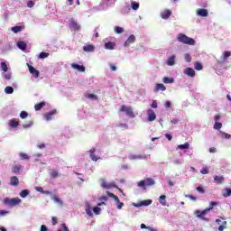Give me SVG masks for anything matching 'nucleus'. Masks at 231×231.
<instances>
[{
  "instance_id": "1",
  "label": "nucleus",
  "mask_w": 231,
  "mask_h": 231,
  "mask_svg": "<svg viewBox=\"0 0 231 231\" xmlns=\"http://www.w3.org/2000/svg\"><path fill=\"white\" fill-rule=\"evenodd\" d=\"M177 41L182 44H187L188 46H196V40L180 32L177 35Z\"/></svg>"
},
{
  "instance_id": "2",
  "label": "nucleus",
  "mask_w": 231,
  "mask_h": 231,
  "mask_svg": "<svg viewBox=\"0 0 231 231\" xmlns=\"http://www.w3.org/2000/svg\"><path fill=\"white\" fill-rule=\"evenodd\" d=\"M156 181L153 180L152 178H146L143 180L137 182V187L143 189V190H147V187H152L155 185Z\"/></svg>"
},
{
  "instance_id": "3",
  "label": "nucleus",
  "mask_w": 231,
  "mask_h": 231,
  "mask_svg": "<svg viewBox=\"0 0 231 231\" xmlns=\"http://www.w3.org/2000/svg\"><path fill=\"white\" fill-rule=\"evenodd\" d=\"M100 182V187H102V189H118V187L115 184V182H107V180H106V179L102 178L99 180Z\"/></svg>"
},
{
  "instance_id": "4",
  "label": "nucleus",
  "mask_w": 231,
  "mask_h": 231,
  "mask_svg": "<svg viewBox=\"0 0 231 231\" xmlns=\"http://www.w3.org/2000/svg\"><path fill=\"white\" fill-rule=\"evenodd\" d=\"M120 111L122 113H125V115L127 116H129V118H134V112H133V107L132 106H127L125 105H123L120 108Z\"/></svg>"
},
{
  "instance_id": "5",
  "label": "nucleus",
  "mask_w": 231,
  "mask_h": 231,
  "mask_svg": "<svg viewBox=\"0 0 231 231\" xmlns=\"http://www.w3.org/2000/svg\"><path fill=\"white\" fill-rule=\"evenodd\" d=\"M4 203L5 205H9V207H15V205H19L21 203V199L19 198H14V199H5Z\"/></svg>"
},
{
  "instance_id": "6",
  "label": "nucleus",
  "mask_w": 231,
  "mask_h": 231,
  "mask_svg": "<svg viewBox=\"0 0 231 231\" xmlns=\"http://www.w3.org/2000/svg\"><path fill=\"white\" fill-rule=\"evenodd\" d=\"M149 156L146 154H140V153H131L128 158L129 160H149Z\"/></svg>"
},
{
  "instance_id": "7",
  "label": "nucleus",
  "mask_w": 231,
  "mask_h": 231,
  "mask_svg": "<svg viewBox=\"0 0 231 231\" xmlns=\"http://www.w3.org/2000/svg\"><path fill=\"white\" fill-rule=\"evenodd\" d=\"M208 212V209L206 208L201 212L199 210H196L194 214L199 217V219H202V221H208V218L205 217Z\"/></svg>"
},
{
  "instance_id": "8",
  "label": "nucleus",
  "mask_w": 231,
  "mask_h": 231,
  "mask_svg": "<svg viewBox=\"0 0 231 231\" xmlns=\"http://www.w3.org/2000/svg\"><path fill=\"white\" fill-rule=\"evenodd\" d=\"M152 204V199H146L139 201L138 203H133V207L140 208V207H149V205Z\"/></svg>"
},
{
  "instance_id": "9",
  "label": "nucleus",
  "mask_w": 231,
  "mask_h": 231,
  "mask_svg": "<svg viewBox=\"0 0 231 231\" xmlns=\"http://www.w3.org/2000/svg\"><path fill=\"white\" fill-rule=\"evenodd\" d=\"M69 26L73 32H79L80 30V25L74 19H70Z\"/></svg>"
},
{
  "instance_id": "10",
  "label": "nucleus",
  "mask_w": 231,
  "mask_h": 231,
  "mask_svg": "<svg viewBox=\"0 0 231 231\" xmlns=\"http://www.w3.org/2000/svg\"><path fill=\"white\" fill-rule=\"evenodd\" d=\"M216 223H217V225H219V226H218L219 231H223L226 228V221H225L224 218H221V219L217 218L216 220Z\"/></svg>"
},
{
  "instance_id": "11",
  "label": "nucleus",
  "mask_w": 231,
  "mask_h": 231,
  "mask_svg": "<svg viewBox=\"0 0 231 231\" xmlns=\"http://www.w3.org/2000/svg\"><path fill=\"white\" fill-rule=\"evenodd\" d=\"M148 122H154L156 120V113L152 109H148L147 111Z\"/></svg>"
},
{
  "instance_id": "12",
  "label": "nucleus",
  "mask_w": 231,
  "mask_h": 231,
  "mask_svg": "<svg viewBox=\"0 0 231 231\" xmlns=\"http://www.w3.org/2000/svg\"><path fill=\"white\" fill-rule=\"evenodd\" d=\"M85 212L87 216L93 217V208H91V204H89V202L85 203Z\"/></svg>"
},
{
  "instance_id": "13",
  "label": "nucleus",
  "mask_w": 231,
  "mask_h": 231,
  "mask_svg": "<svg viewBox=\"0 0 231 231\" xmlns=\"http://www.w3.org/2000/svg\"><path fill=\"white\" fill-rule=\"evenodd\" d=\"M97 149L96 148H92L88 151L89 152V156L92 160V162H98V160H100V157L95 155V152H96Z\"/></svg>"
},
{
  "instance_id": "14",
  "label": "nucleus",
  "mask_w": 231,
  "mask_h": 231,
  "mask_svg": "<svg viewBox=\"0 0 231 231\" xmlns=\"http://www.w3.org/2000/svg\"><path fill=\"white\" fill-rule=\"evenodd\" d=\"M136 41V37L134 36V34H132L128 37V39L125 41L124 46L125 48L129 47L130 44H133L134 42Z\"/></svg>"
},
{
  "instance_id": "15",
  "label": "nucleus",
  "mask_w": 231,
  "mask_h": 231,
  "mask_svg": "<svg viewBox=\"0 0 231 231\" xmlns=\"http://www.w3.org/2000/svg\"><path fill=\"white\" fill-rule=\"evenodd\" d=\"M70 66L73 69H77L78 71H80L81 73H84V71H86L85 66L79 65L77 63H72V64H70Z\"/></svg>"
},
{
  "instance_id": "16",
  "label": "nucleus",
  "mask_w": 231,
  "mask_h": 231,
  "mask_svg": "<svg viewBox=\"0 0 231 231\" xmlns=\"http://www.w3.org/2000/svg\"><path fill=\"white\" fill-rule=\"evenodd\" d=\"M31 75H33L35 79H39V70L35 69L32 65L27 64Z\"/></svg>"
},
{
  "instance_id": "17",
  "label": "nucleus",
  "mask_w": 231,
  "mask_h": 231,
  "mask_svg": "<svg viewBox=\"0 0 231 231\" xmlns=\"http://www.w3.org/2000/svg\"><path fill=\"white\" fill-rule=\"evenodd\" d=\"M171 15H172V12H171V10H169V9L163 10L161 13L162 19L167 20V19H169L171 17Z\"/></svg>"
},
{
  "instance_id": "18",
  "label": "nucleus",
  "mask_w": 231,
  "mask_h": 231,
  "mask_svg": "<svg viewBox=\"0 0 231 231\" xmlns=\"http://www.w3.org/2000/svg\"><path fill=\"white\" fill-rule=\"evenodd\" d=\"M167 66H174L176 64V55L170 56L166 60Z\"/></svg>"
},
{
  "instance_id": "19",
  "label": "nucleus",
  "mask_w": 231,
  "mask_h": 231,
  "mask_svg": "<svg viewBox=\"0 0 231 231\" xmlns=\"http://www.w3.org/2000/svg\"><path fill=\"white\" fill-rule=\"evenodd\" d=\"M184 73L185 75H187L188 77H196V71L194 70V69L192 68H187L185 70H184Z\"/></svg>"
},
{
  "instance_id": "20",
  "label": "nucleus",
  "mask_w": 231,
  "mask_h": 231,
  "mask_svg": "<svg viewBox=\"0 0 231 231\" xmlns=\"http://www.w3.org/2000/svg\"><path fill=\"white\" fill-rule=\"evenodd\" d=\"M197 14L199 17H208V11L207 9H199L197 11Z\"/></svg>"
},
{
  "instance_id": "21",
  "label": "nucleus",
  "mask_w": 231,
  "mask_h": 231,
  "mask_svg": "<svg viewBox=\"0 0 231 231\" xmlns=\"http://www.w3.org/2000/svg\"><path fill=\"white\" fill-rule=\"evenodd\" d=\"M56 113H57V110H52L51 112L45 114L44 115L45 120H47V122H50V120H52L53 115H56Z\"/></svg>"
},
{
  "instance_id": "22",
  "label": "nucleus",
  "mask_w": 231,
  "mask_h": 231,
  "mask_svg": "<svg viewBox=\"0 0 231 231\" xmlns=\"http://www.w3.org/2000/svg\"><path fill=\"white\" fill-rule=\"evenodd\" d=\"M228 57H231V51H225L220 57V62H225Z\"/></svg>"
},
{
  "instance_id": "23",
  "label": "nucleus",
  "mask_w": 231,
  "mask_h": 231,
  "mask_svg": "<svg viewBox=\"0 0 231 231\" xmlns=\"http://www.w3.org/2000/svg\"><path fill=\"white\" fill-rule=\"evenodd\" d=\"M52 201H54V203H57V205H60V207H62V205H64V202L62 201V199H60L57 195H53L51 197Z\"/></svg>"
},
{
  "instance_id": "24",
  "label": "nucleus",
  "mask_w": 231,
  "mask_h": 231,
  "mask_svg": "<svg viewBox=\"0 0 231 231\" xmlns=\"http://www.w3.org/2000/svg\"><path fill=\"white\" fill-rule=\"evenodd\" d=\"M83 50L85 51H87V53H91V52L95 51V46L92 44L85 45L83 47Z\"/></svg>"
},
{
  "instance_id": "25",
  "label": "nucleus",
  "mask_w": 231,
  "mask_h": 231,
  "mask_svg": "<svg viewBox=\"0 0 231 231\" xmlns=\"http://www.w3.org/2000/svg\"><path fill=\"white\" fill-rule=\"evenodd\" d=\"M9 125L10 127H13V129H15L19 125V120L13 118L9 120Z\"/></svg>"
},
{
  "instance_id": "26",
  "label": "nucleus",
  "mask_w": 231,
  "mask_h": 231,
  "mask_svg": "<svg viewBox=\"0 0 231 231\" xmlns=\"http://www.w3.org/2000/svg\"><path fill=\"white\" fill-rule=\"evenodd\" d=\"M214 181L215 183L221 185L225 181V177L217 175L214 177Z\"/></svg>"
},
{
  "instance_id": "27",
  "label": "nucleus",
  "mask_w": 231,
  "mask_h": 231,
  "mask_svg": "<svg viewBox=\"0 0 231 231\" xmlns=\"http://www.w3.org/2000/svg\"><path fill=\"white\" fill-rule=\"evenodd\" d=\"M167 88L162 83H158L155 86L154 91H165Z\"/></svg>"
},
{
  "instance_id": "28",
  "label": "nucleus",
  "mask_w": 231,
  "mask_h": 231,
  "mask_svg": "<svg viewBox=\"0 0 231 231\" xmlns=\"http://www.w3.org/2000/svg\"><path fill=\"white\" fill-rule=\"evenodd\" d=\"M115 46H116V44L113 42H108L105 43L106 50H115Z\"/></svg>"
},
{
  "instance_id": "29",
  "label": "nucleus",
  "mask_w": 231,
  "mask_h": 231,
  "mask_svg": "<svg viewBox=\"0 0 231 231\" xmlns=\"http://www.w3.org/2000/svg\"><path fill=\"white\" fill-rule=\"evenodd\" d=\"M2 77L5 79V80H12V72L6 71L2 73Z\"/></svg>"
},
{
  "instance_id": "30",
  "label": "nucleus",
  "mask_w": 231,
  "mask_h": 231,
  "mask_svg": "<svg viewBox=\"0 0 231 231\" xmlns=\"http://www.w3.org/2000/svg\"><path fill=\"white\" fill-rule=\"evenodd\" d=\"M222 196H224V198H229V196H231V189L230 188L224 189L222 191Z\"/></svg>"
},
{
  "instance_id": "31",
  "label": "nucleus",
  "mask_w": 231,
  "mask_h": 231,
  "mask_svg": "<svg viewBox=\"0 0 231 231\" xmlns=\"http://www.w3.org/2000/svg\"><path fill=\"white\" fill-rule=\"evenodd\" d=\"M159 202L161 203V205H162V207H165L167 205V196L162 195L159 198Z\"/></svg>"
},
{
  "instance_id": "32",
  "label": "nucleus",
  "mask_w": 231,
  "mask_h": 231,
  "mask_svg": "<svg viewBox=\"0 0 231 231\" xmlns=\"http://www.w3.org/2000/svg\"><path fill=\"white\" fill-rule=\"evenodd\" d=\"M162 82L164 84H174V79H173V78L164 77L162 79Z\"/></svg>"
},
{
  "instance_id": "33",
  "label": "nucleus",
  "mask_w": 231,
  "mask_h": 231,
  "mask_svg": "<svg viewBox=\"0 0 231 231\" xmlns=\"http://www.w3.org/2000/svg\"><path fill=\"white\" fill-rule=\"evenodd\" d=\"M106 195L108 198H113L116 203L120 201V199H118V196L115 195L114 193H111L109 191H106Z\"/></svg>"
},
{
  "instance_id": "34",
  "label": "nucleus",
  "mask_w": 231,
  "mask_h": 231,
  "mask_svg": "<svg viewBox=\"0 0 231 231\" xmlns=\"http://www.w3.org/2000/svg\"><path fill=\"white\" fill-rule=\"evenodd\" d=\"M44 106H46L45 102H42V103L36 104L34 106V109H35V111H41L44 107Z\"/></svg>"
},
{
  "instance_id": "35",
  "label": "nucleus",
  "mask_w": 231,
  "mask_h": 231,
  "mask_svg": "<svg viewBox=\"0 0 231 231\" xmlns=\"http://www.w3.org/2000/svg\"><path fill=\"white\" fill-rule=\"evenodd\" d=\"M11 185H13L14 187H17V185H19V179L15 176L12 177Z\"/></svg>"
},
{
  "instance_id": "36",
  "label": "nucleus",
  "mask_w": 231,
  "mask_h": 231,
  "mask_svg": "<svg viewBox=\"0 0 231 231\" xmlns=\"http://www.w3.org/2000/svg\"><path fill=\"white\" fill-rule=\"evenodd\" d=\"M17 47L22 50L23 51H24V50H26V42H17Z\"/></svg>"
},
{
  "instance_id": "37",
  "label": "nucleus",
  "mask_w": 231,
  "mask_h": 231,
  "mask_svg": "<svg viewBox=\"0 0 231 231\" xmlns=\"http://www.w3.org/2000/svg\"><path fill=\"white\" fill-rule=\"evenodd\" d=\"M86 98H88L89 100H98V97L94 94H86Z\"/></svg>"
},
{
  "instance_id": "38",
  "label": "nucleus",
  "mask_w": 231,
  "mask_h": 231,
  "mask_svg": "<svg viewBox=\"0 0 231 231\" xmlns=\"http://www.w3.org/2000/svg\"><path fill=\"white\" fill-rule=\"evenodd\" d=\"M11 30L14 33H19V32H23V26H14Z\"/></svg>"
},
{
  "instance_id": "39",
  "label": "nucleus",
  "mask_w": 231,
  "mask_h": 231,
  "mask_svg": "<svg viewBox=\"0 0 231 231\" xmlns=\"http://www.w3.org/2000/svg\"><path fill=\"white\" fill-rule=\"evenodd\" d=\"M114 32L115 33H117V34L124 33V28L120 26H116L114 28Z\"/></svg>"
},
{
  "instance_id": "40",
  "label": "nucleus",
  "mask_w": 231,
  "mask_h": 231,
  "mask_svg": "<svg viewBox=\"0 0 231 231\" xmlns=\"http://www.w3.org/2000/svg\"><path fill=\"white\" fill-rule=\"evenodd\" d=\"M1 69L4 73H6L8 71V65H6V62L2 61L1 62Z\"/></svg>"
},
{
  "instance_id": "41",
  "label": "nucleus",
  "mask_w": 231,
  "mask_h": 231,
  "mask_svg": "<svg viewBox=\"0 0 231 231\" xmlns=\"http://www.w3.org/2000/svg\"><path fill=\"white\" fill-rule=\"evenodd\" d=\"M194 68L195 69H197V71H201L203 69V65H201V63L197 61L195 62Z\"/></svg>"
},
{
  "instance_id": "42",
  "label": "nucleus",
  "mask_w": 231,
  "mask_h": 231,
  "mask_svg": "<svg viewBox=\"0 0 231 231\" xmlns=\"http://www.w3.org/2000/svg\"><path fill=\"white\" fill-rule=\"evenodd\" d=\"M21 169H23V166H21V165H15V166H14L13 167V172L14 173V174H17V172H19L20 171H21Z\"/></svg>"
},
{
  "instance_id": "43",
  "label": "nucleus",
  "mask_w": 231,
  "mask_h": 231,
  "mask_svg": "<svg viewBox=\"0 0 231 231\" xmlns=\"http://www.w3.org/2000/svg\"><path fill=\"white\" fill-rule=\"evenodd\" d=\"M5 93L6 95H12V93H14V88H12V87H5Z\"/></svg>"
},
{
  "instance_id": "44",
  "label": "nucleus",
  "mask_w": 231,
  "mask_h": 231,
  "mask_svg": "<svg viewBox=\"0 0 231 231\" xmlns=\"http://www.w3.org/2000/svg\"><path fill=\"white\" fill-rule=\"evenodd\" d=\"M189 147H190V145L189 144V143H185L184 144H180L177 146V149H180V150H183V149H189Z\"/></svg>"
},
{
  "instance_id": "45",
  "label": "nucleus",
  "mask_w": 231,
  "mask_h": 231,
  "mask_svg": "<svg viewBox=\"0 0 231 231\" xmlns=\"http://www.w3.org/2000/svg\"><path fill=\"white\" fill-rule=\"evenodd\" d=\"M92 210H93L94 214H96V216H100V213L102 212V208H100L98 207L93 208Z\"/></svg>"
},
{
  "instance_id": "46",
  "label": "nucleus",
  "mask_w": 231,
  "mask_h": 231,
  "mask_svg": "<svg viewBox=\"0 0 231 231\" xmlns=\"http://www.w3.org/2000/svg\"><path fill=\"white\" fill-rule=\"evenodd\" d=\"M19 156H20L21 160H30V157L28 156V153L20 152Z\"/></svg>"
},
{
  "instance_id": "47",
  "label": "nucleus",
  "mask_w": 231,
  "mask_h": 231,
  "mask_svg": "<svg viewBox=\"0 0 231 231\" xmlns=\"http://www.w3.org/2000/svg\"><path fill=\"white\" fill-rule=\"evenodd\" d=\"M131 5L134 10H138V8H140V4L134 1H131Z\"/></svg>"
},
{
  "instance_id": "48",
  "label": "nucleus",
  "mask_w": 231,
  "mask_h": 231,
  "mask_svg": "<svg viewBox=\"0 0 231 231\" xmlns=\"http://www.w3.org/2000/svg\"><path fill=\"white\" fill-rule=\"evenodd\" d=\"M30 194V190L28 189H23L20 192V196L22 198H26V196H28Z\"/></svg>"
},
{
  "instance_id": "49",
  "label": "nucleus",
  "mask_w": 231,
  "mask_h": 231,
  "mask_svg": "<svg viewBox=\"0 0 231 231\" xmlns=\"http://www.w3.org/2000/svg\"><path fill=\"white\" fill-rule=\"evenodd\" d=\"M217 204H218L217 202L211 201L209 203V207L206 209L208 210V212H210V210H212V208H214V207L217 206Z\"/></svg>"
},
{
  "instance_id": "50",
  "label": "nucleus",
  "mask_w": 231,
  "mask_h": 231,
  "mask_svg": "<svg viewBox=\"0 0 231 231\" xmlns=\"http://www.w3.org/2000/svg\"><path fill=\"white\" fill-rule=\"evenodd\" d=\"M32 125H33V122L32 121H29L28 123L22 125L23 129H28L29 127H32Z\"/></svg>"
},
{
  "instance_id": "51",
  "label": "nucleus",
  "mask_w": 231,
  "mask_h": 231,
  "mask_svg": "<svg viewBox=\"0 0 231 231\" xmlns=\"http://www.w3.org/2000/svg\"><path fill=\"white\" fill-rule=\"evenodd\" d=\"M221 127H223V124H221L219 122H215V125L213 126L214 129L219 130V129H221Z\"/></svg>"
},
{
  "instance_id": "52",
  "label": "nucleus",
  "mask_w": 231,
  "mask_h": 231,
  "mask_svg": "<svg viewBox=\"0 0 231 231\" xmlns=\"http://www.w3.org/2000/svg\"><path fill=\"white\" fill-rule=\"evenodd\" d=\"M20 118H22V120H24L25 118H28V112L22 111L21 114H20Z\"/></svg>"
},
{
  "instance_id": "53",
  "label": "nucleus",
  "mask_w": 231,
  "mask_h": 231,
  "mask_svg": "<svg viewBox=\"0 0 231 231\" xmlns=\"http://www.w3.org/2000/svg\"><path fill=\"white\" fill-rule=\"evenodd\" d=\"M48 57H50V53L48 52H41L39 55V59H46Z\"/></svg>"
},
{
  "instance_id": "54",
  "label": "nucleus",
  "mask_w": 231,
  "mask_h": 231,
  "mask_svg": "<svg viewBox=\"0 0 231 231\" xmlns=\"http://www.w3.org/2000/svg\"><path fill=\"white\" fill-rule=\"evenodd\" d=\"M51 178H57L59 176V172L57 171H50Z\"/></svg>"
},
{
  "instance_id": "55",
  "label": "nucleus",
  "mask_w": 231,
  "mask_h": 231,
  "mask_svg": "<svg viewBox=\"0 0 231 231\" xmlns=\"http://www.w3.org/2000/svg\"><path fill=\"white\" fill-rule=\"evenodd\" d=\"M184 59H185L186 62H190V60H192L190 54H189V53L184 54Z\"/></svg>"
},
{
  "instance_id": "56",
  "label": "nucleus",
  "mask_w": 231,
  "mask_h": 231,
  "mask_svg": "<svg viewBox=\"0 0 231 231\" xmlns=\"http://www.w3.org/2000/svg\"><path fill=\"white\" fill-rule=\"evenodd\" d=\"M116 205L118 210H122V208H124V203L120 202V200L118 202H116Z\"/></svg>"
},
{
  "instance_id": "57",
  "label": "nucleus",
  "mask_w": 231,
  "mask_h": 231,
  "mask_svg": "<svg viewBox=\"0 0 231 231\" xmlns=\"http://www.w3.org/2000/svg\"><path fill=\"white\" fill-rule=\"evenodd\" d=\"M27 6L28 8H33V6H35V2L33 1L27 2Z\"/></svg>"
},
{
  "instance_id": "58",
  "label": "nucleus",
  "mask_w": 231,
  "mask_h": 231,
  "mask_svg": "<svg viewBox=\"0 0 231 231\" xmlns=\"http://www.w3.org/2000/svg\"><path fill=\"white\" fill-rule=\"evenodd\" d=\"M221 136H222V138H225L226 140H228V139H230L231 135L226 134V133H222Z\"/></svg>"
},
{
  "instance_id": "59",
  "label": "nucleus",
  "mask_w": 231,
  "mask_h": 231,
  "mask_svg": "<svg viewBox=\"0 0 231 231\" xmlns=\"http://www.w3.org/2000/svg\"><path fill=\"white\" fill-rule=\"evenodd\" d=\"M51 223H52L53 226H55V225H57V223H59V218H57L56 217H53L51 219Z\"/></svg>"
},
{
  "instance_id": "60",
  "label": "nucleus",
  "mask_w": 231,
  "mask_h": 231,
  "mask_svg": "<svg viewBox=\"0 0 231 231\" xmlns=\"http://www.w3.org/2000/svg\"><path fill=\"white\" fill-rule=\"evenodd\" d=\"M185 198H189V199H191L192 201H196L198 199V198H196L193 195H185Z\"/></svg>"
},
{
  "instance_id": "61",
  "label": "nucleus",
  "mask_w": 231,
  "mask_h": 231,
  "mask_svg": "<svg viewBox=\"0 0 231 231\" xmlns=\"http://www.w3.org/2000/svg\"><path fill=\"white\" fill-rule=\"evenodd\" d=\"M109 67L111 71H116V65L113 64V63H109Z\"/></svg>"
},
{
  "instance_id": "62",
  "label": "nucleus",
  "mask_w": 231,
  "mask_h": 231,
  "mask_svg": "<svg viewBox=\"0 0 231 231\" xmlns=\"http://www.w3.org/2000/svg\"><path fill=\"white\" fill-rule=\"evenodd\" d=\"M98 201H103L106 203L107 201V197L106 196H101L98 198Z\"/></svg>"
},
{
  "instance_id": "63",
  "label": "nucleus",
  "mask_w": 231,
  "mask_h": 231,
  "mask_svg": "<svg viewBox=\"0 0 231 231\" xmlns=\"http://www.w3.org/2000/svg\"><path fill=\"white\" fill-rule=\"evenodd\" d=\"M201 174H208V168H202V170L200 171Z\"/></svg>"
},
{
  "instance_id": "64",
  "label": "nucleus",
  "mask_w": 231,
  "mask_h": 231,
  "mask_svg": "<svg viewBox=\"0 0 231 231\" xmlns=\"http://www.w3.org/2000/svg\"><path fill=\"white\" fill-rule=\"evenodd\" d=\"M40 231H48V226H46L45 225H42V226H41Z\"/></svg>"
}]
</instances>
